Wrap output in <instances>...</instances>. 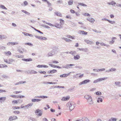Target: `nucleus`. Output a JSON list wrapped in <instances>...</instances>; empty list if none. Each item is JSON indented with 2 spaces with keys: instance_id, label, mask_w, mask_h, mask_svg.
Here are the masks:
<instances>
[{
  "instance_id": "c03bdc74",
  "label": "nucleus",
  "mask_w": 121,
  "mask_h": 121,
  "mask_svg": "<svg viewBox=\"0 0 121 121\" xmlns=\"http://www.w3.org/2000/svg\"><path fill=\"white\" fill-rule=\"evenodd\" d=\"M76 53V51H71V52H69V53L71 54L72 55H73L75 53Z\"/></svg>"
},
{
  "instance_id": "f8f14e48",
  "label": "nucleus",
  "mask_w": 121,
  "mask_h": 121,
  "mask_svg": "<svg viewBox=\"0 0 121 121\" xmlns=\"http://www.w3.org/2000/svg\"><path fill=\"white\" fill-rule=\"evenodd\" d=\"M78 49L80 51H82L84 52H87V49L86 48H78Z\"/></svg>"
},
{
  "instance_id": "37998d69",
  "label": "nucleus",
  "mask_w": 121,
  "mask_h": 121,
  "mask_svg": "<svg viewBox=\"0 0 121 121\" xmlns=\"http://www.w3.org/2000/svg\"><path fill=\"white\" fill-rule=\"evenodd\" d=\"M51 73H56L57 72V70L55 69H53L51 70Z\"/></svg>"
},
{
  "instance_id": "f257e3e1",
  "label": "nucleus",
  "mask_w": 121,
  "mask_h": 121,
  "mask_svg": "<svg viewBox=\"0 0 121 121\" xmlns=\"http://www.w3.org/2000/svg\"><path fill=\"white\" fill-rule=\"evenodd\" d=\"M69 105V110H70L71 111L73 110L75 106V104L73 102H69L68 103L66 104V106H68Z\"/></svg>"
},
{
  "instance_id": "f03ea898",
  "label": "nucleus",
  "mask_w": 121,
  "mask_h": 121,
  "mask_svg": "<svg viewBox=\"0 0 121 121\" xmlns=\"http://www.w3.org/2000/svg\"><path fill=\"white\" fill-rule=\"evenodd\" d=\"M50 48L52 49V51L55 54H56L58 53V49L57 47L56 46H52L50 47Z\"/></svg>"
},
{
  "instance_id": "ea45409f",
  "label": "nucleus",
  "mask_w": 121,
  "mask_h": 121,
  "mask_svg": "<svg viewBox=\"0 0 121 121\" xmlns=\"http://www.w3.org/2000/svg\"><path fill=\"white\" fill-rule=\"evenodd\" d=\"M18 43L15 42H11V45H17L18 44Z\"/></svg>"
},
{
  "instance_id": "09e8293b",
  "label": "nucleus",
  "mask_w": 121,
  "mask_h": 121,
  "mask_svg": "<svg viewBox=\"0 0 121 121\" xmlns=\"http://www.w3.org/2000/svg\"><path fill=\"white\" fill-rule=\"evenodd\" d=\"M18 102L17 100H13L12 101V103L13 104H17Z\"/></svg>"
},
{
  "instance_id": "e2e57ef3",
  "label": "nucleus",
  "mask_w": 121,
  "mask_h": 121,
  "mask_svg": "<svg viewBox=\"0 0 121 121\" xmlns=\"http://www.w3.org/2000/svg\"><path fill=\"white\" fill-rule=\"evenodd\" d=\"M114 42L112 41V40L111 41H110L109 42V44H112L114 43Z\"/></svg>"
},
{
  "instance_id": "cd10ccee",
  "label": "nucleus",
  "mask_w": 121,
  "mask_h": 121,
  "mask_svg": "<svg viewBox=\"0 0 121 121\" xmlns=\"http://www.w3.org/2000/svg\"><path fill=\"white\" fill-rule=\"evenodd\" d=\"M82 121H90L88 118L86 117H84L82 119Z\"/></svg>"
},
{
  "instance_id": "ddd939ff",
  "label": "nucleus",
  "mask_w": 121,
  "mask_h": 121,
  "mask_svg": "<svg viewBox=\"0 0 121 121\" xmlns=\"http://www.w3.org/2000/svg\"><path fill=\"white\" fill-rule=\"evenodd\" d=\"M87 20L92 23H93L95 21L94 19L92 18H88L87 19Z\"/></svg>"
},
{
  "instance_id": "7c9ffc66",
  "label": "nucleus",
  "mask_w": 121,
  "mask_h": 121,
  "mask_svg": "<svg viewBox=\"0 0 121 121\" xmlns=\"http://www.w3.org/2000/svg\"><path fill=\"white\" fill-rule=\"evenodd\" d=\"M79 5L82 6H85L86 7L87 6V5H86V4H83V3H78Z\"/></svg>"
},
{
  "instance_id": "0e129e2a",
  "label": "nucleus",
  "mask_w": 121,
  "mask_h": 121,
  "mask_svg": "<svg viewBox=\"0 0 121 121\" xmlns=\"http://www.w3.org/2000/svg\"><path fill=\"white\" fill-rule=\"evenodd\" d=\"M83 75H84L83 74H81L79 76V77L80 78H81L83 77Z\"/></svg>"
},
{
  "instance_id": "9b49d317",
  "label": "nucleus",
  "mask_w": 121,
  "mask_h": 121,
  "mask_svg": "<svg viewBox=\"0 0 121 121\" xmlns=\"http://www.w3.org/2000/svg\"><path fill=\"white\" fill-rule=\"evenodd\" d=\"M69 96H68L66 97H63L61 100L62 101H66L69 100Z\"/></svg>"
},
{
  "instance_id": "7ed1b4c3",
  "label": "nucleus",
  "mask_w": 121,
  "mask_h": 121,
  "mask_svg": "<svg viewBox=\"0 0 121 121\" xmlns=\"http://www.w3.org/2000/svg\"><path fill=\"white\" fill-rule=\"evenodd\" d=\"M74 66V65L73 64H67L65 65H63L62 67L66 69H70L72 68L73 66Z\"/></svg>"
},
{
  "instance_id": "4d7b16f0",
  "label": "nucleus",
  "mask_w": 121,
  "mask_h": 121,
  "mask_svg": "<svg viewBox=\"0 0 121 121\" xmlns=\"http://www.w3.org/2000/svg\"><path fill=\"white\" fill-rule=\"evenodd\" d=\"M57 2L58 3H59L60 4H62L63 3V1L61 0H59L57 1Z\"/></svg>"
},
{
  "instance_id": "dca6fc26",
  "label": "nucleus",
  "mask_w": 121,
  "mask_h": 121,
  "mask_svg": "<svg viewBox=\"0 0 121 121\" xmlns=\"http://www.w3.org/2000/svg\"><path fill=\"white\" fill-rule=\"evenodd\" d=\"M6 38H7V37L6 36L0 35V39L2 40L3 39Z\"/></svg>"
},
{
  "instance_id": "423d86ee",
  "label": "nucleus",
  "mask_w": 121,
  "mask_h": 121,
  "mask_svg": "<svg viewBox=\"0 0 121 121\" xmlns=\"http://www.w3.org/2000/svg\"><path fill=\"white\" fill-rule=\"evenodd\" d=\"M55 55V54L52 51H51L48 53L47 55V56L48 57L52 56L54 55Z\"/></svg>"
},
{
  "instance_id": "c756f323",
  "label": "nucleus",
  "mask_w": 121,
  "mask_h": 121,
  "mask_svg": "<svg viewBox=\"0 0 121 121\" xmlns=\"http://www.w3.org/2000/svg\"><path fill=\"white\" fill-rule=\"evenodd\" d=\"M55 13L58 16L61 17L62 16V14L59 12H56Z\"/></svg>"
},
{
  "instance_id": "13d9d810",
  "label": "nucleus",
  "mask_w": 121,
  "mask_h": 121,
  "mask_svg": "<svg viewBox=\"0 0 121 121\" xmlns=\"http://www.w3.org/2000/svg\"><path fill=\"white\" fill-rule=\"evenodd\" d=\"M22 33L24 35L26 36H28L29 33L26 32H23Z\"/></svg>"
},
{
  "instance_id": "a18cd8bd",
  "label": "nucleus",
  "mask_w": 121,
  "mask_h": 121,
  "mask_svg": "<svg viewBox=\"0 0 121 121\" xmlns=\"http://www.w3.org/2000/svg\"><path fill=\"white\" fill-rule=\"evenodd\" d=\"M22 92V91H14L13 92V93H14L17 94H18V93H21Z\"/></svg>"
},
{
  "instance_id": "8fccbe9b",
  "label": "nucleus",
  "mask_w": 121,
  "mask_h": 121,
  "mask_svg": "<svg viewBox=\"0 0 121 121\" xmlns=\"http://www.w3.org/2000/svg\"><path fill=\"white\" fill-rule=\"evenodd\" d=\"M116 39H117V38L116 37H113L112 38V40L114 43V42H115V40Z\"/></svg>"
},
{
  "instance_id": "864d4df0",
  "label": "nucleus",
  "mask_w": 121,
  "mask_h": 121,
  "mask_svg": "<svg viewBox=\"0 0 121 121\" xmlns=\"http://www.w3.org/2000/svg\"><path fill=\"white\" fill-rule=\"evenodd\" d=\"M13 112L14 113H17V114H19L20 113V112L19 111H15Z\"/></svg>"
},
{
  "instance_id": "69168bd1",
  "label": "nucleus",
  "mask_w": 121,
  "mask_h": 121,
  "mask_svg": "<svg viewBox=\"0 0 121 121\" xmlns=\"http://www.w3.org/2000/svg\"><path fill=\"white\" fill-rule=\"evenodd\" d=\"M70 11L72 13H74L75 12V11L72 9L70 10Z\"/></svg>"
},
{
  "instance_id": "a878e982",
  "label": "nucleus",
  "mask_w": 121,
  "mask_h": 121,
  "mask_svg": "<svg viewBox=\"0 0 121 121\" xmlns=\"http://www.w3.org/2000/svg\"><path fill=\"white\" fill-rule=\"evenodd\" d=\"M116 4V3L114 1H112L111 2L108 3V4L109 5H112L114 6Z\"/></svg>"
},
{
  "instance_id": "412c9836",
  "label": "nucleus",
  "mask_w": 121,
  "mask_h": 121,
  "mask_svg": "<svg viewBox=\"0 0 121 121\" xmlns=\"http://www.w3.org/2000/svg\"><path fill=\"white\" fill-rule=\"evenodd\" d=\"M37 72L35 71L34 70H32L30 71V74H36L37 73Z\"/></svg>"
},
{
  "instance_id": "052dcab7",
  "label": "nucleus",
  "mask_w": 121,
  "mask_h": 121,
  "mask_svg": "<svg viewBox=\"0 0 121 121\" xmlns=\"http://www.w3.org/2000/svg\"><path fill=\"white\" fill-rule=\"evenodd\" d=\"M24 97H25V96L23 95H21V96H18L17 97V98H23Z\"/></svg>"
},
{
  "instance_id": "473e14b6",
  "label": "nucleus",
  "mask_w": 121,
  "mask_h": 121,
  "mask_svg": "<svg viewBox=\"0 0 121 121\" xmlns=\"http://www.w3.org/2000/svg\"><path fill=\"white\" fill-rule=\"evenodd\" d=\"M0 7L3 9H4L6 10L7 9L4 6L2 5H0Z\"/></svg>"
},
{
  "instance_id": "de8ad7c7",
  "label": "nucleus",
  "mask_w": 121,
  "mask_h": 121,
  "mask_svg": "<svg viewBox=\"0 0 121 121\" xmlns=\"http://www.w3.org/2000/svg\"><path fill=\"white\" fill-rule=\"evenodd\" d=\"M46 24L49 25V26H54V25H53L51 23H46Z\"/></svg>"
},
{
  "instance_id": "5fc2aeb1",
  "label": "nucleus",
  "mask_w": 121,
  "mask_h": 121,
  "mask_svg": "<svg viewBox=\"0 0 121 121\" xmlns=\"http://www.w3.org/2000/svg\"><path fill=\"white\" fill-rule=\"evenodd\" d=\"M84 15L85 16H90V14H89V13H85L84 14Z\"/></svg>"
},
{
  "instance_id": "72a5a7b5",
  "label": "nucleus",
  "mask_w": 121,
  "mask_h": 121,
  "mask_svg": "<svg viewBox=\"0 0 121 121\" xmlns=\"http://www.w3.org/2000/svg\"><path fill=\"white\" fill-rule=\"evenodd\" d=\"M116 69L114 68H112L109 69L110 72H113V71H116Z\"/></svg>"
},
{
  "instance_id": "4468645a",
  "label": "nucleus",
  "mask_w": 121,
  "mask_h": 121,
  "mask_svg": "<svg viewBox=\"0 0 121 121\" xmlns=\"http://www.w3.org/2000/svg\"><path fill=\"white\" fill-rule=\"evenodd\" d=\"M41 100V99H31L32 102H39Z\"/></svg>"
},
{
  "instance_id": "393cba45",
  "label": "nucleus",
  "mask_w": 121,
  "mask_h": 121,
  "mask_svg": "<svg viewBox=\"0 0 121 121\" xmlns=\"http://www.w3.org/2000/svg\"><path fill=\"white\" fill-rule=\"evenodd\" d=\"M33 104L32 103H30L27 104V105H26L27 108H28L30 106L31 107L33 105Z\"/></svg>"
},
{
  "instance_id": "2eb2a0df",
  "label": "nucleus",
  "mask_w": 121,
  "mask_h": 121,
  "mask_svg": "<svg viewBox=\"0 0 121 121\" xmlns=\"http://www.w3.org/2000/svg\"><path fill=\"white\" fill-rule=\"evenodd\" d=\"M48 97L45 96H35V98H42V99H44L45 98H48Z\"/></svg>"
},
{
  "instance_id": "c9c22d12",
  "label": "nucleus",
  "mask_w": 121,
  "mask_h": 121,
  "mask_svg": "<svg viewBox=\"0 0 121 121\" xmlns=\"http://www.w3.org/2000/svg\"><path fill=\"white\" fill-rule=\"evenodd\" d=\"M60 77L61 78H65L67 77L66 74H64L62 75H61L60 76Z\"/></svg>"
},
{
  "instance_id": "79ce46f5",
  "label": "nucleus",
  "mask_w": 121,
  "mask_h": 121,
  "mask_svg": "<svg viewBox=\"0 0 121 121\" xmlns=\"http://www.w3.org/2000/svg\"><path fill=\"white\" fill-rule=\"evenodd\" d=\"M25 44L26 45L27 44L29 46H33V44L30 43H26Z\"/></svg>"
},
{
  "instance_id": "20e7f679",
  "label": "nucleus",
  "mask_w": 121,
  "mask_h": 121,
  "mask_svg": "<svg viewBox=\"0 0 121 121\" xmlns=\"http://www.w3.org/2000/svg\"><path fill=\"white\" fill-rule=\"evenodd\" d=\"M90 80L88 79L85 80L80 83L79 85L80 86L82 84H84L90 82Z\"/></svg>"
},
{
  "instance_id": "49530a36",
  "label": "nucleus",
  "mask_w": 121,
  "mask_h": 121,
  "mask_svg": "<svg viewBox=\"0 0 121 121\" xmlns=\"http://www.w3.org/2000/svg\"><path fill=\"white\" fill-rule=\"evenodd\" d=\"M65 41L67 42H69L72 41V40L66 38L65 40Z\"/></svg>"
},
{
  "instance_id": "6e6d98bb",
  "label": "nucleus",
  "mask_w": 121,
  "mask_h": 121,
  "mask_svg": "<svg viewBox=\"0 0 121 121\" xmlns=\"http://www.w3.org/2000/svg\"><path fill=\"white\" fill-rule=\"evenodd\" d=\"M49 65L52 67H53L54 68H56V65L51 64H49Z\"/></svg>"
},
{
  "instance_id": "603ef678",
  "label": "nucleus",
  "mask_w": 121,
  "mask_h": 121,
  "mask_svg": "<svg viewBox=\"0 0 121 121\" xmlns=\"http://www.w3.org/2000/svg\"><path fill=\"white\" fill-rule=\"evenodd\" d=\"M100 44L101 45H104V46H106L107 47H108L109 46L108 45H106L104 43H100Z\"/></svg>"
},
{
  "instance_id": "c85d7f7f",
  "label": "nucleus",
  "mask_w": 121,
  "mask_h": 121,
  "mask_svg": "<svg viewBox=\"0 0 121 121\" xmlns=\"http://www.w3.org/2000/svg\"><path fill=\"white\" fill-rule=\"evenodd\" d=\"M21 11L24 13H25V14H26L28 15H29L30 14V13H29L27 12L26 10H21Z\"/></svg>"
},
{
  "instance_id": "5701e85b",
  "label": "nucleus",
  "mask_w": 121,
  "mask_h": 121,
  "mask_svg": "<svg viewBox=\"0 0 121 121\" xmlns=\"http://www.w3.org/2000/svg\"><path fill=\"white\" fill-rule=\"evenodd\" d=\"M80 34H81L86 35L87 33V32L84 31H80Z\"/></svg>"
},
{
  "instance_id": "39448f33",
  "label": "nucleus",
  "mask_w": 121,
  "mask_h": 121,
  "mask_svg": "<svg viewBox=\"0 0 121 121\" xmlns=\"http://www.w3.org/2000/svg\"><path fill=\"white\" fill-rule=\"evenodd\" d=\"M36 115H38L40 116H41L42 114V112L39 109H37L35 111Z\"/></svg>"
},
{
  "instance_id": "774afa93",
  "label": "nucleus",
  "mask_w": 121,
  "mask_h": 121,
  "mask_svg": "<svg viewBox=\"0 0 121 121\" xmlns=\"http://www.w3.org/2000/svg\"><path fill=\"white\" fill-rule=\"evenodd\" d=\"M43 121H48L47 119L46 118H44L43 119Z\"/></svg>"
},
{
  "instance_id": "f3484780",
  "label": "nucleus",
  "mask_w": 121,
  "mask_h": 121,
  "mask_svg": "<svg viewBox=\"0 0 121 121\" xmlns=\"http://www.w3.org/2000/svg\"><path fill=\"white\" fill-rule=\"evenodd\" d=\"M80 58V56L78 55H77L76 56H74V59L76 60L79 59Z\"/></svg>"
},
{
  "instance_id": "0eeeda50",
  "label": "nucleus",
  "mask_w": 121,
  "mask_h": 121,
  "mask_svg": "<svg viewBox=\"0 0 121 121\" xmlns=\"http://www.w3.org/2000/svg\"><path fill=\"white\" fill-rule=\"evenodd\" d=\"M17 116H14L13 117L10 116L9 117V121H12L15 120L16 119H17Z\"/></svg>"
},
{
  "instance_id": "f704fd0d",
  "label": "nucleus",
  "mask_w": 121,
  "mask_h": 121,
  "mask_svg": "<svg viewBox=\"0 0 121 121\" xmlns=\"http://www.w3.org/2000/svg\"><path fill=\"white\" fill-rule=\"evenodd\" d=\"M60 24L61 25H62L64 23V21L62 19H60Z\"/></svg>"
},
{
  "instance_id": "a211bd4d",
  "label": "nucleus",
  "mask_w": 121,
  "mask_h": 121,
  "mask_svg": "<svg viewBox=\"0 0 121 121\" xmlns=\"http://www.w3.org/2000/svg\"><path fill=\"white\" fill-rule=\"evenodd\" d=\"M108 78L107 77H104L99 78V82L106 80Z\"/></svg>"
},
{
  "instance_id": "9d476101",
  "label": "nucleus",
  "mask_w": 121,
  "mask_h": 121,
  "mask_svg": "<svg viewBox=\"0 0 121 121\" xmlns=\"http://www.w3.org/2000/svg\"><path fill=\"white\" fill-rule=\"evenodd\" d=\"M115 86L119 87H121V82L116 81L115 82Z\"/></svg>"
},
{
  "instance_id": "6e6552de",
  "label": "nucleus",
  "mask_w": 121,
  "mask_h": 121,
  "mask_svg": "<svg viewBox=\"0 0 121 121\" xmlns=\"http://www.w3.org/2000/svg\"><path fill=\"white\" fill-rule=\"evenodd\" d=\"M84 41L87 44L91 45L93 44L94 43L93 41L87 39H85L84 40Z\"/></svg>"
},
{
  "instance_id": "338daca9",
  "label": "nucleus",
  "mask_w": 121,
  "mask_h": 121,
  "mask_svg": "<svg viewBox=\"0 0 121 121\" xmlns=\"http://www.w3.org/2000/svg\"><path fill=\"white\" fill-rule=\"evenodd\" d=\"M116 6L117 7H121V4H117Z\"/></svg>"
},
{
  "instance_id": "3c124183",
  "label": "nucleus",
  "mask_w": 121,
  "mask_h": 121,
  "mask_svg": "<svg viewBox=\"0 0 121 121\" xmlns=\"http://www.w3.org/2000/svg\"><path fill=\"white\" fill-rule=\"evenodd\" d=\"M108 22H109L111 24H114L115 23V21H110L109 20Z\"/></svg>"
},
{
  "instance_id": "4c0bfd02",
  "label": "nucleus",
  "mask_w": 121,
  "mask_h": 121,
  "mask_svg": "<svg viewBox=\"0 0 121 121\" xmlns=\"http://www.w3.org/2000/svg\"><path fill=\"white\" fill-rule=\"evenodd\" d=\"M2 77L6 79H7L9 78V76H8L4 75H2Z\"/></svg>"
},
{
  "instance_id": "2f4dec72",
  "label": "nucleus",
  "mask_w": 121,
  "mask_h": 121,
  "mask_svg": "<svg viewBox=\"0 0 121 121\" xmlns=\"http://www.w3.org/2000/svg\"><path fill=\"white\" fill-rule=\"evenodd\" d=\"M6 99L5 97H3L0 98V100H2L3 102H4Z\"/></svg>"
},
{
  "instance_id": "bf43d9fd",
  "label": "nucleus",
  "mask_w": 121,
  "mask_h": 121,
  "mask_svg": "<svg viewBox=\"0 0 121 121\" xmlns=\"http://www.w3.org/2000/svg\"><path fill=\"white\" fill-rule=\"evenodd\" d=\"M9 62H10V63H11H11L13 62V59H9Z\"/></svg>"
},
{
  "instance_id": "4be33fe9",
  "label": "nucleus",
  "mask_w": 121,
  "mask_h": 121,
  "mask_svg": "<svg viewBox=\"0 0 121 121\" xmlns=\"http://www.w3.org/2000/svg\"><path fill=\"white\" fill-rule=\"evenodd\" d=\"M22 60L26 61H31L32 60L31 58H28L27 59H22Z\"/></svg>"
},
{
  "instance_id": "1a4fd4ad",
  "label": "nucleus",
  "mask_w": 121,
  "mask_h": 121,
  "mask_svg": "<svg viewBox=\"0 0 121 121\" xmlns=\"http://www.w3.org/2000/svg\"><path fill=\"white\" fill-rule=\"evenodd\" d=\"M87 102L90 104H93V102L91 97L87 100Z\"/></svg>"
},
{
  "instance_id": "a19ab883",
  "label": "nucleus",
  "mask_w": 121,
  "mask_h": 121,
  "mask_svg": "<svg viewBox=\"0 0 121 121\" xmlns=\"http://www.w3.org/2000/svg\"><path fill=\"white\" fill-rule=\"evenodd\" d=\"M23 3L25 5V6H26L28 4V3L27 1H25L23 2Z\"/></svg>"
},
{
  "instance_id": "6ab92c4d",
  "label": "nucleus",
  "mask_w": 121,
  "mask_h": 121,
  "mask_svg": "<svg viewBox=\"0 0 121 121\" xmlns=\"http://www.w3.org/2000/svg\"><path fill=\"white\" fill-rule=\"evenodd\" d=\"M91 96L89 95H86L84 96V97L86 99L88 100L90 98Z\"/></svg>"
},
{
  "instance_id": "b1692460",
  "label": "nucleus",
  "mask_w": 121,
  "mask_h": 121,
  "mask_svg": "<svg viewBox=\"0 0 121 121\" xmlns=\"http://www.w3.org/2000/svg\"><path fill=\"white\" fill-rule=\"evenodd\" d=\"M73 0H70L68 2V4L69 5H71L73 4Z\"/></svg>"
},
{
  "instance_id": "aec40b11",
  "label": "nucleus",
  "mask_w": 121,
  "mask_h": 121,
  "mask_svg": "<svg viewBox=\"0 0 121 121\" xmlns=\"http://www.w3.org/2000/svg\"><path fill=\"white\" fill-rule=\"evenodd\" d=\"M54 26L59 28H61V26L60 25L58 24H56L54 25Z\"/></svg>"
},
{
  "instance_id": "e433bc0d",
  "label": "nucleus",
  "mask_w": 121,
  "mask_h": 121,
  "mask_svg": "<svg viewBox=\"0 0 121 121\" xmlns=\"http://www.w3.org/2000/svg\"><path fill=\"white\" fill-rule=\"evenodd\" d=\"M12 108L13 109H19L20 108V107H17V106H13L12 107Z\"/></svg>"
},
{
  "instance_id": "58836bf2",
  "label": "nucleus",
  "mask_w": 121,
  "mask_h": 121,
  "mask_svg": "<svg viewBox=\"0 0 121 121\" xmlns=\"http://www.w3.org/2000/svg\"><path fill=\"white\" fill-rule=\"evenodd\" d=\"M5 53L8 55H10L11 54V53L10 51L6 52H5Z\"/></svg>"
},
{
  "instance_id": "bb28decb",
  "label": "nucleus",
  "mask_w": 121,
  "mask_h": 121,
  "mask_svg": "<svg viewBox=\"0 0 121 121\" xmlns=\"http://www.w3.org/2000/svg\"><path fill=\"white\" fill-rule=\"evenodd\" d=\"M117 119L115 118H111L108 121H116Z\"/></svg>"
},
{
  "instance_id": "680f3d73",
  "label": "nucleus",
  "mask_w": 121,
  "mask_h": 121,
  "mask_svg": "<svg viewBox=\"0 0 121 121\" xmlns=\"http://www.w3.org/2000/svg\"><path fill=\"white\" fill-rule=\"evenodd\" d=\"M105 70V69L104 68L101 69H99V71H104Z\"/></svg>"
}]
</instances>
